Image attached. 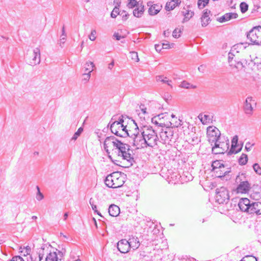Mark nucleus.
Listing matches in <instances>:
<instances>
[{"label":"nucleus","instance_id":"a211bd4d","mask_svg":"<svg viewBox=\"0 0 261 261\" xmlns=\"http://www.w3.org/2000/svg\"><path fill=\"white\" fill-rule=\"evenodd\" d=\"M254 213L257 215L261 214V202H252L251 203L250 214Z\"/></svg>","mask_w":261,"mask_h":261},{"label":"nucleus","instance_id":"c9c22d12","mask_svg":"<svg viewBox=\"0 0 261 261\" xmlns=\"http://www.w3.org/2000/svg\"><path fill=\"white\" fill-rule=\"evenodd\" d=\"M176 6L175 4H173V2H169L166 3L165 6V9L167 11H169L173 10Z\"/></svg>","mask_w":261,"mask_h":261},{"label":"nucleus","instance_id":"2f4dec72","mask_svg":"<svg viewBox=\"0 0 261 261\" xmlns=\"http://www.w3.org/2000/svg\"><path fill=\"white\" fill-rule=\"evenodd\" d=\"M180 86L182 88H186V89H195L196 88V86L195 85H191L189 82H187L186 81H183L180 85Z\"/></svg>","mask_w":261,"mask_h":261},{"label":"nucleus","instance_id":"6e6d98bb","mask_svg":"<svg viewBox=\"0 0 261 261\" xmlns=\"http://www.w3.org/2000/svg\"><path fill=\"white\" fill-rule=\"evenodd\" d=\"M242 62L244 64V68H245L247 65H249L250 64H254L253 61L251 60H249L248 62L246 60L243 59Z\"/></svg>","mask_w":261,"mask_h":261},{"label":"nucleus","instance_id":"e2e57ef3","mask_svg":"<svg viewBox=\"0 0 261 261\" xmlns=\"http://www.w3.org/2000/svg\"><path fill=\"white\" fill-rule=\"evenodd\" d=\"M130 134H137V135H140L141 134H140L139 133V127L138 125H136V127L135 128V130H134V133H132L130 132Z\"/></svg>","mask_w":261,"mask_h":261},{"label":"nucleus","instance_id":"b1692460","mask_svg":"<svg viewBox=\"0 0 261 261\" xmlns=\"http://www.w3.org/2000/svg\"><path fill=\"white\" fill-rule=\"evenodd\" d=\"M120 156H122L123 160H126L129 164L130 166H132L133 163H135L134 158L132 156L131 154L129 153V151H128V150H127L124 153L121 155Z\"/></svg>","mask_w":261,"mask_h":261},{"label":"nucleus","instance_id":"13d9d810","mask_svg":"<svg viewBox=\"0 0 261 261\" xmlns=\"http://www.w3.org/2000/svg\"><path fill=\"white\" fill-rule=\"evenodd\" d=\"M164 134L166 135V137L168 138H170L169 137H172L173 136V132L171 130L169 132L165 131Z\"/></svg>","mask_w":261,"mask_h":261},{"label":"nucleus","instance_id":"c03bdc74","mask_svg":"<svg viewBox=\"0 0 261 261\" xmlns=\"http://www.w3.org/2000/svg\"><path fill=\"white\" fill-rule=\"evenodd\" d=\"M180 33L181 31L180 30H178V29H175L173 32L172 36L173 37L175 38H178L180 36Z\"/></svg>","mask_w":261,"mask_h":261},{"label":"nucleus","instance_id":"412c9836","mask_svg":"<svg viewBox=\"0 0 261 261\" xmlns=\"http://www.w3.org/2000/svg\"><path fill=\"white\" fill-rule=\"evenodd\" d=\"M108 211L110 216L112 217H116L120 213L119 207L115 204L110 205L109 207Z\"/></svg>","mask_w":261,"mask_h":261},{"label":"nucleus","instance_id":"39448f33","mask_svg":"<svg viewBox=\"0 0 261 261\" xmlns=\"http://www.w3.org/2000/svg\"><path fill=\"white\" fill-rule=\"evenodd\" d=\"M216 200L219 204L227 203L229 200L228 191L226 188L221 187L216 189Z\"/></svg>","mask_w":261,"mask_h":261},{"label":"nucleus","instance_id":"4c0bfd02","mask_svg":"<svg viewBox=\"0 0 261 261\" xmlns=\"http://www.w3.org/2000/svg\"><path fill=\"white\" fill-rule=\"evenodd\" d=\"M240 8L241 12L245 13L248 9V5L245 2H242L240 5Z\"/></svg>","mask_w":261,"mask_h":261},{"label":"nucleus","instance_id":"bb28decb","mask_svg":"<svg viewBox=\"0 0 261 261\" xmlns=\"http://www.w3.org/2000/svg\"><path fill=\"white\" fill-rule=\"evenodd\" d=\"M120 126L121 127V131L119 137L121 138L129 137L131 135L130 130H128L126 129V125L124 126L123 124H122Z\"/></svg>","mask_w":261,"mask_h":261},{"label":"nucleus","instance_id":"423d86ee","mask_svg":"<svg viewBox=\"0 0 261 261\" xmlns=\"http://www.w3.org/2000/svg\"><path fill=\"white\" fill-rule=\"evenodd\" d=\"M224 142L221 144L216 143L212 146V153L215 154H223L229 149V142L227 137L223 136Z\"/></svg>","mask_w":261,"mask_h":261},{"label":"nucleus","instance_id":"f8f14e48","mask_svg":"<svg viewBox=\"0 0 261 261\" xmlns=\"http://www.w3.org/2000/svg\"><path fill=\"white\" fill-rule=\"evenodd\" d=\"M129 242L127 239H121L117 243L118 250L121 253H126L130 251L128 244Z\"/></svg>","mask_w":261,"mask_h":261},{"label":"nucleus","instance_id":"f257e3e1","mask_svg":"<svg viewBox=\"0 0 261 261\" xmlns=\"http://www.w3.org/2000/svg\"><path fill=\"white\" fill-rule=\"evenodd\" d=\"M235 182L238 184L236 190L237 193H248L251 188L245 173H239L236 178Z\"/></svg>","mask_w":261,"mask_h":261},{"label":"nucleus","instance_id":"3c124183","mask_svg":"<svg viewBox=\"0 0 261 261\" xmlns=\"http://www.w3.org/2000/svg\"><path fill=\"white\" fill-rule=\"evenodd\" d=\"M9 261H24L23 258L20 256H14Z\"/></svg>","mask_w":261,"mask_h":261},{"label":"nucleus","instance_id":"c756f323","mask_svg":"<svg viewBox=\"0 0 261 261\" xmlns=\"http://www.w3.org/2000/svg\"><path fill=\"white\" fill-rule=\"evenodd\" d=\"M94 67V64L92 62H87L84 66L85 72L87 73H90L93 70V68Z\"/></svg>","mask_w":261,"mask_h":261},{"label":"nucleus","instance_id":"a878e982","mask_svg":"<svg viewBox=\"0 0 261 261\" xmlns=\"http://www.w3.org/2000/svg\"><path fill=\"white\" fill-rule=\"evenodd\" d=\"M112 120H113V118H112L111 120H110L108 126L110 127V130H111V132H112V133L114 134V135H115L116 136H117L118 137H119V135L120 134V133L121 131V127L120 126V125H119V124L116 125V127L113 129L112 128V127H111V123H112Z\"/></svg>","mask_w":261,"mask_h":261},{"label":"nucleus","instance_id":"cd10ccee","mask_svg":"<svg viewBox=\"0 0 261 261\" xmlns=\"http://www.w3.org/2000/svg\"><path fill=\"white\" fill-rule=\"evenodd\" d=\"M212 171H214L217 169H219L220 168H225V166L221 162V161L216 160L213 162L212 164Z\"/></svg>","mask_w":261,"mask_h":261},{"label":"nucleus","instance_id":"f03ea898","mask_svg":"<svg viewBox=\"0 0 261 261\" xmlns=\"http://www.w3.org/2000/svg\"><path fill=\"white\" fill-rule=\"evenodd\" d=\"M141 132L146 140L147 146L153 147L157 145L158 137L155 130L150 126L143 125Z\"/></svg>","mask_w":261,"mask_h":261},{"label":"nucleus","instance_id":"4be33fe9","mask_svg":"<svg viewBox=\"0 0 261 261\" xmlns=\"http://www.w3.org/2000/svg\"><path fill=\"white\" fill-rule=\"evenodd\" d=\"M162 5L159 4H154L148 9V13L150 15L153 16L157 14L162 9Z\"/></svg>","mask_w":261,"mask_h":261},{"label":"nucleus","instance_id":"5701e85b","mask_svg":"<svg viewBox=\"0 0 261 261\" xmlns=\"http://www.w3.org/2000/svg\"><path fill=\"white\" fill-rule=\"evenodd\" d=\"M144 12V7L141 3L140 5H138L133 11L134 16L139 18L142 16Z\"/></svg>","mask_w":261,"mask_h":261},{"label":"nucleus","instance_id":"0e129e2a","mask_svg":"<svg viewBox=\"0 0 261 261\" xmlns=\"http://www.w3.org/2000/svg\"><path fill=\"white\" fill-rule=\"evenodd\" d=\"M231 143H238V136L236 135L234 136L232 140H231Z\"/></svg>","mask_w":261,"mask_h":261},{"label":"nucleus","instance_id":"8fccbe9b","mask_svg":"<svg viewBox=\"0 0 261 261\" xmlns=\"http://www.w3.org/2000/svg\"><path fill=\"white\" fill-rule=\"evenodd\" d=\"M89 203L92 207V210L94 211V212H97V206L95 204H94V200H93V199L92 198H90V199L89 200Z\"/></svg>","mask_w":261,"mask_h":261},{"label":"nucleus","instance_id":"393cba45","mask_svg":"<svg viewBox=\"0 0 261 261\" xmlns=\"http://www.w3.org/2000/svg\"><path fill=\"white\" fill-rule=\"evenodd\" d=\"M59 257L56 251H49L45 258V261H58Z\"/></svg>","mask_w":261,"mask_h":261},{"label":"nucleus","instance_id":"09e8293b","mask_svg":"<svg viewBox=\"0 0 261 261\" xmlns=\"http://www.w3.org/2000/svg\"><path fill=\"white\" fill-rule=\"evenodd\" d=\"M233 56L234 55L229 53L228 54V62L230 64V66H233Z\"/></svg>","mask_w":261,"mask_h":261},{"label":"nucleus","instance_id":"7ed1b4c3","mask_svg":"<svg viewBox=\"0 0 261 261\" xmlns=\"http://www.w3.org/2000/svg\"><path fill=\"white\" fill-rule=\"evenodd\" d=\"M105 182L108 187L115 189L122 187L124 181L121 176V172H114L106 177Z\"/></svg>","mask_w":261,"mask_h":261},{"label":"nucleus","instance_id":"680f3d73","mask_svg":"<svg viewBox=\"0 0 261 261\" xmlns=\"http://www.w3.org/2000/svg\"><path fill=\"white\" fill-rule=\"evenodd\" d=\"M114 37L117 40H120L121 38H124L123 36L120 35L118 33H115L114 34Z\"/></svg>","mask_w":261,"mask_h":261},{"label":"nucleus","instance_id":"5fc2aeb1","mask_svg":"<svg viewBox=\"0 0 261 261\" xmlns=\"http://www.w3.org/2000/svg\"><path fill=\"white\" fill-rule=\"evenodd\" d=\"M44 249H45V246H42L41 249L42 250V252H41V250H40L39 252V261H41V260L43 258V256H44L43 250H44Z\"/></svg>","mask_w":261,"mask_h":261},{"label":"nucleus","instance_id":"ddd939ff","mask_svg":"<svg viewBox=\"0 0 261 261\" xmlns=\"http://www.w3.org/2000/svg\"><path fill=\"white\" fill-rule=\"evenodd\" d=\"M29 64L34 66L39 64L40 62V49L39 47H36L34 49L33 56L32 58L29 59Z\"/></svg>","mask_w":261,"mask_h":261},{"label":"nucleus","instance_id":"774afa93","mask_svg":"<svg viewBox=\"0 0 261 261\" xmlns=\"http://www.w3.org/2000/svg\"><path fill=\"white\" fill-rule=\"evenodd\" d=\"M171 2H173V4H175L176 6H178L181 3L180 0H172Z\"/></svg>","mask_w":261,"mask_h":261},{"label":"nucleus","instance_id":"864d4df0","mask_svg":"<svg viewBox=\"0 0 261 261\" xmlns=\"http://www.w3.org/2000/svg\"><path fill=\"white\" fill-rule=\"evenodd\" d=\"M173 46V44H169V42L163 43L162 44V48L165 49H168L171 48Z\"/></svg>","mask_w":261,"mask_h":261},{"label":"nucleus","instance_id":"4d7b16f0","mask_svg":"<svg viewBox=\"0 0 261 261\" xmlns=\"http://www.w3.org/2000/svg\"><path fill=\"white\" fill-rule=\"evenodd\" d=\"M253 145V144H251L250 142H247L246 145H245V150L247 151H249L251 150V148L252 147V146Z\"/></svg>","mask_w":261,"mask_h":261},{"label":"nucleus","instance_id":"a18cd8bd","mask_svg":"<svg viewBox=\"0 0 261 261\" xmlns=\"http://www.w3.org/2000/svg\"><path fill=\"white\" fill-rule=\"evenodd\" d=\"M37 188L38 190V192H37V194L36 195V198L38 200L40 201L43 198L44 196H43V194L42 193H41L38 186H37Z\"/></svg>","mask_w":261,"mask_h":261},{"label":"nucleus","instance_id":"49530a36","mask_svg":"<svg viewBox=\"0 0 261 261\" xmlns=\"http://www.w3.org/2000/svg\"><path fill=\"white\" fill-rule=\"evenodd\" d=\"M120 15L122 16L123 20H126L128 18L129 15L128 13H126V11L122 10L120 12Z\"/></svg>","mask_w":261,"mask_h":261},{"label":"nucleus","instance_id":"2eb2a0df","mask_svg":"<svg viewBox=\"0 0 261 261\" xmlns=\"http://www.w3.org/2000/svg\"><path fill=\"white\" fill-rule=\"evenodd\" d=\"M127 241H128L129 242L128 244L130 249V250L132 249L133 251L136 250L140 246V243L139 242V239L135 236H129Z\"/></svg>","mask_w":261,"mask_h":261},{"label":"nucleus","instance_id":"9b49d317","mask_svg":"<svg viewBox=\"0 0 261 261\" xmlns=\"http://www.w3.org/2000/svg\"><path fill=\"white\" fill-rule=\"evenodd\" d=\"M238 206L241 211L250 214L251 203L247 198H241L239 201Z\"/></svg>","mask_w":261,"mask_h":261},{"label":"nucleus","instance_id":"20e7f679","mask_svg":"<svg viewBox=\"0 0 261 261\" xmlns=\"http://www.w3.org/2000/svg\"><path fill=\"white\" fill-rule=\"evenodd\" d=\"M247 39L251 44L255 45L261 44V26L253 27L247 35Z\"/></svg>","mask_w":261,"mask_h":261},{"label":"nucleus","instance_id":"338daca9","mask_svg":"<svg viewBox=\"0 0 261 261\" xmlns=\"http://www.w3.org/2000/svg\"><path fill=\"white\" fill-rule=\"evenodd\" d=\"M156 117H154L151 119V121L152 123H155L156 125H159V126H162V123H159L157 121L155 120Z\"/></svg>","mask_w":261,"mask_h":261},{"label":"nucleus","instance_id":"72a5a7b5","mask_svg":"<svg viewBox=\"0 0 261 261\" xmlns=\"http://www.w3.org/2000/svg\"><path fill=\"white\" fill-rule=\"evenodd\" d=\"M119 4L117 6H115L113 9V11L111 13V17L113 18H115L118 15H120V12L119 10Z\"/></svg>","mask_w":261,"mask_h":261},{"label":"nucleus","instance_id":"7c9ffc66","mask_svg":"<svg viewBox=\"0 0 261 261\" xmlns=\"http://www.w3.org/2000/svg\"><path fill=\"white\" fill-rule=\"evenodd\" d=\"M248 162V156L245 153H242L239 158L238 162L240 165H245Z\"/></svg>","mask_w":261,"mask_h":261},{"label":"nucleus","instance_id":"ea45409f","mask_svg":"<svg viewBox=\"0 0 261 261\" xmlns=\"http://www.w3.org/2000/svg\"><path fill=\"white\" fill-rule=\"evenodd\" d=\"M139 5V3L136 0H129L127 6L130 9H132L135 7H137Z\"/></svg>","mask_w":261,"mask_h":261},{"label":"nucleus","instance_id":"37998d69","mask_svg":"<svg viewBox=\"0 0 261 261\" xmlns=\"http://www.w3.org/2000/svg\"><path fill=\"white\" fill-rule=\"evenodd\" d=\"M132 59L135 61L136 62H139V59L138 58V53L136 51L130 52Z\"/></svg>","mask_w":261,"mask_h":261},{"label":"nucleus","instance_id":"58836bf2","mask_svg":"<svg viewBox=\"0 0 261 261\" xmlns=\"http://www.w3.org/2000/svg\"><path fill=\"white\" fill-rule=\"evenodd\" d=\"M234 62L236 63H233V67H236L238 69H242L244 68V64L242 62V60L241 61H237L234 59Z\"/></svg>","mask_w":261,"mask_h":261},{"label":"nucleus","instance_id":"0eeeda50","mask_svg":"<svg viewBox=\"0 0 261 261\" xmlns=\"http://www.w3.org/2000/svg\"><path fill=\"white\" fill-rule=\"evenodd\" d=\"M207 137L208 141L213 145L214 142H216L217 139L221 136L220 130L215 126H210L207 128Z\"/></svg>","mask_w":261,"mask_h":261},{"label":"nucleus","instance_id":"de8ad7c7","mask_svg":"<svg viewBox=\"0 0 261 261\" xmlns=\"http://www.w3.org/2000/svg\"><path fill=\"white\" fill-rule=\"evenodd\" d=\"M96 34V32L95 30H92L91 32V34L89 36V38L91 41H94L96 39L95 35Z\"/></svg>","mask_w":261,"mask_h":261},{"label":"nucleus","instance_id":"aec40b11","mask_svg":"<svg viewBox=\"0 0 261 261\" xmlns=\"http://www.w3.org/2000/svg\"><path fill=\"white\" fill-rule=\"evenodd\" d=\"M243 145V143H242L241 146L239 147L238 143H231V148L227 152V155H230L232 154H236L242 150Z\"/></svg>","mask_w":261,"mask_h":261},{"label":"nucleus","instance_id":"6ab92c4d","mask_svg":"<svg viewBox=\"0 0 261 261\" xmlns=\"http://www.w3.org/2000/svg\"><path fill=\"white\" fill-rule=\"evenodd\" d=\"M118 140V139L113 136L107 137L103 142V146L106 147H109L111 144H113L114 147H115V145L117 144Z\"/></svg>","mask_w":261,"mask_h":261},{"label":"nucleus","instance_id":"a19ab883","mask_svg":"<svg viewBox=\"0 0 261 261\" xmlns=\"http://www.w3.org/2000/svg\"><path fill=\"white\" fill-rule=\"evenodd\" d=\"M83 131V128L82 127H80L78 128L77 130L74 134L73 136H72L71 140H75L77 139L78 137H79L81 133Z\"/></svg>","mask_w":261,"mask_h":261},{"label":"nucleus","instance_id":"bf43d9fd","mask_svg":"<svg viewBox=\"0 0 261 261\" xmlns=\"http://www.w3.org/2000/svg\"><path fill=\"white\" fill-rule=\"evenodd\" d=\"M206 68V65H201L198 67V70L203 73L205 70Z\"/></svg>","mask_w":261,"mask_h":261},{"label":"nucleus","instance_id":"dca6fc26","mask_svg":"<svg viewBox=\"0 0 261 261\" xmlns=\"http://www.w3.org/2000/svg\"><path fill=\"white\" fill-rule=\"evenodd\" d=\"M238 15L236 13H227L220 17L217 18V21L222 23L228 21L232 18H237Z\"/></svg>","mask_w":261,"mask_h":261},{"label":"nucleus","instance_id":"c85d7f7f","mask_svg":"<svg viewBox=\"0 0 261 261\" xmlns=\"http://www.w3.org/2000/svg\"><path fill=\"white\" fill-rule=\"evenodd\" d=\"M156 80L157 82H161L164 84H167L168 85L172 87L171 83H172L171 80H168L167 77H164V75H158L156 77Z\"/></svg>","mask_w":261,"mask_h":261},{"label":"nucleus","instance_id":"e433bc0d","mask_svg":"<svg viewBox=\"0 0 261 261\" xmlns=\"http://www.w3.org/2000/svg\"><path fill=\"white\" fill-rule=\"evenodd\" d=\"M182 13L185 16L184 19L185 20L186 19V21L189 20L191 18H192L193 17V16L194 14V13L193 11H189V10L187 11L186 12H183Z\"/></svg>","mask_w":261,"mask_h":261},{"label":"nucleus","instance_id":"6e6552de","mask_svg":"<svg viewBox=\"0 0 261 261\" xmlns=\"http://www.w3.org/2000/svg\"><path fill=\"white\" fill-rule=\"evenodd\" d=\"M133 139V145L136 146L137 148L147 147V143L142 133L140 135L137 134H131L129 136Z\"/></svg>","mask_w":261,"mask_h":261},{"label":"nucleus","instance_id":"69168bd1","mask_svg":"<svg viewBox=\"0 0 261 261\" xmlns=\"http://www.w3.org/2000/svg\"><path fill=\"white\" fill-rule=\"evenodd\" d=\"M141 110V111L142 112V113L144 114H146L147 112H146V108H145V106L144 105H141L140 107Z\"/></svg>","mask_w":261,"mask_h":261},{"label":"nucleus","instance_id":"f704fd0d","mask_svg":"<svg viewBox=\"0 0 261 261\" xmlns=\"http://www.w3.org/2000/svg\"><path fill=\"white\" fill-rule=\"evenodd\" d=\"M210 0H198V7L199 9L204 8L209 3Z\"/></svg>","mask_w":261,"mask_h":261},{"label":"nucleus","instance_id":"79ce46f5","mask_svg":"<svg viewBox=\"0 0 261 261\" xmlns=\"http://www.w3.org/2000/svg\"><path fill=\"white\" fill-rule=\"evenodd\" d=\"M253 169L255 173L258 175H261V167L257 163L253 165Z\"/></svg>","mask_w":261,"mask_h":261},{"label":"nucleus","instance_id":"603ef678","mask_svg":"<svg viewBox=\"0 0 261 261\" xmlns=\"http://www.w3.org/2000/svg\"><path fill=\"white\" fill-rule=\"evenodd\" d=\"M246 261H257L256 257L252 255H246Z\"/></svg>","mask_w":261,"mask_h":261},{"label":"nucleus","instance_id":"4468645a","mask_svg":"<svg viewBox=\"0 0 261 261\" xmlns=\"http://www.w3.org/2000/svg\"><path fill=\"white\" fill-rule=\"evenodd\" d=\"M252 100V97H247L244 103L243 110L245 113L247 115H252L253 114V108L251 103Z\"/></svg>","mask_w":261,"mask_h":261},{"label":"nucleus","instance_id":"f3484780","mask_svg":"<svg viewBox=\"0 0 261 261\" xmlns=\"http://www.w3.org/2000/svg\"><path fill=\"white\" fill-rule=\"evenodd\" d=\"M211 11L208 9H205L203 11L202 15L201 17V24L202 27H205L207 26L209 21H211L210 17H209V14H211Z\"/></svg>","mask_w":261,"mask_h":261},{"label":"nucleus","instance_id":"052dcab7","mask_svg":"<svg viewBox=\"0 0 261 261\" xmlns=\"http://www.w3.org/2000/svg\"><path fill=\"white\" fill-rule=\"evenodd\" d=\"M83 75L85 76L84 80L88 81L90 78L91 74L90 73H87V72H84Z\"/></svg>","mask_w":261,"mask_h":261},{"label":"nucleus","instance_id":"1a4fd4ad","mask_svg":"<svg viewBox=\"0 0 261 261\" xmlns=\"http://www.w3.org/2000/svg\"><path fill=\"white\" fill-rule=\"evenodd\" d=\"M115 148L113 149V151L117 150V152L115 151L117 153L118 156H120L122 154L124 153L127 150L129 151L130 150L129 147L130 146L127 144L122 143L121 141L118 140L117 144L115 145Z\"/></svg>","mask_w":261,"mask_h":261},{"label":"nucleus","instance_id":"9d476101","mask_svg":"<svg viewBox=\"0 0 261 261\" xmlns=\"http://www.w3.org/2000/svg\"><path fill=\"white\" fill-rule=\"evenodd\" d=\"M231 171L230 168H220L214 172L215 173V176L217 177L222 178L227 180L230 178V175L228 174Z\"/></svg>","mask_w":261,"mask_h":261},{"label":"nucleus","instance_id":"473e14b6","mask_svg":"<svg viewBox=\"0 0 261 261\" xmlns=\"http://www.w3.org/2000/svg\"><path fill=\"white\" fill-rule=\"evenodd\" d=\"M123 122H124L123 116L122 115H121L119 118L118 121H112V123H111V127L114 129V128H115L116 127V125L119 124V125H121L122 124H123Z\"/></svg>","mask_w":261,"mask_h":261}]
</instances>
